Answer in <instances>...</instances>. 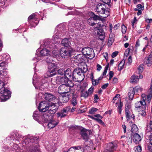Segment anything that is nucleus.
Returning <instances> with one entry per match:
<instances>
[{
    "label": "nucleus",
    "instance_id": "obj_1",
    "mask_svg": "<svg viewBox=\"0 0 152 152\" xmlns=\"http://www.w3.org/2000/svg\"><path fill=\"white\" fill-rule=\"evenodd\" d=\"M12 138H14L16 140L23 141V144L27 145L28 146H31L34 142H37L38 139L37 137L30 135L25 136L23 137L22 135L18 134H13L12 135Z\"/></svg>",
    "mask_w": 152,
    "mask_h": 152
},
{
    "label": "nucleus",
    "instance_id": "obj_2",
    "mask_svg": "<svg viewBox=\"0 0 152 152\" xmlns=\"http://www.w3.org/2000/svg\"><path fill=\"white\" fill-rule=\"evenodd\" d=\"M58 104L56 103H49V107L48 112L41 116L42 118H43L44 121H47L49 119L53 117V114L55 113L58 109Z\"/></svg>",
    "mask_w": 152,
    "mask_h": 152
},
{
    "label": "nucleus",
    "instance_id": "obj_3",
    "mask_svg": "<svg viewBox=\"0 0 152 152\" xmlns=\"http://www.w3.org/2000/svg\"><path fill=\"white\" fill-rule=\"evenodd\" d=\"M105 5L104 4L99 3L96 6V11L102 15V17L106 18L109 15V12L106 10Z\"/></svg>",
    "mask_w": 152,
    "mask_h": 152
},
{
    "label": "nucleus",
    "instance_id": "obj_4",
    "mask_svg": "<svg viewBox=\"0 0 152 152\" xmlns=\"http://www.w3.org/2000/svg\"><path fill=\"white\" fill-rule=\"evenodd\" d=\"M84 72L82 69L77 68L74 69L72 78L73 80L76 81L77 79H79V80L82 81L85 78Z\"/></svg>",
    "mask_w": 152,
    "mask_h": 152
},
{
    "label": "nucleus",
    "instance_id": "obj_5",
    "mask_svg": "<svg viewBox=\"0 0 152 152\" xmlns=\"http://www.w3.org/2000/svg\"><path fill=\"white\" fill-rule=\"evenodd\" d=\"M82 52L83 54L89 59H92L94 57L93 50L88 47L82 49Z\"/></svg>",
    "mask_w": 152,
    "mask_h": 152
},
{
    "label": "nucleus",
    "instance_id": "obj_6",
    "mask_svg": "<svg viewBox=\"0 0 152 152\" xmlns=\"http://www.w3.org/2000/svg\"><path fill=\"white\" fill-rule=\"evenodd\" d=\"M49 103L47 101H42L39 104L38 108L41 112H45L49 109Z\"/></svg>",
    "mask_w": 152,
    "mask_h": 152
},
{
    "label": "nucleus",
    "instance_id": "obj_7",
    "mask_svg": "<svg viewBox=\"0 0 152 152\" xmlns=\"http://www.w3.org/2000/svg\"><path fill=\"white\" fill-rule=\"evenodd\" d=\"M71 88L68 86H67L66 84L61 85L58 88V93L61 94H70L69 91Z\"/></svg>",
    "mask_w": 152,
    "mask_h": 152
},
{
    "label": "nucleus",
    "instance_id": "obj_8",
    "mask_svg": "<svg viewBox=\"0 0 152 152\" xmlns=\"http://www.w3.org/2000/svg\"><path fill=\"white\" fill-rule=\"evenodd\" d=\"M71 51L68 48H61L60 51V54L62 58H67L71 56Z\"/></svg>",
    "mask_w": 152,
    "mask_h": 152
},
{
    "label": "nucleus",
    "instance_id": "obj_9",
    "mask_svg": "<svg viewBox=\"0 0 152 152\" xmlns=\"http://www.w3.org/2000/svg\"><path fill=\"white\" fill-rule=\"evenodd\" d=\"M91 133V132L90 130L85 129H82L80 132L81 137L86 141H87L88 139L89 136Z\"/></svg>",
    "mask_w": 152,
    "mask_h": 152
},
{
    "label": "nucleus",
    "instance_id": "obj_10",
    "mask_svg": "<svg viewBox=\"0 0 152 152\" xmlns=\"http://www.w3.org/2000/svg\"><path fill=\"white\" fill-rule=\"evenodd\" d=\"M117 146L116 142H111L107 144L106 150L109 152H113L116 150Z\"/></svg>",
    "mask_w": 152,
    "mask_h": 152
},
{
    "label": "nucleus",
    "instance_id": "obj_11",
    "mask_svg": "<svg viewBox=\"0 0 152 152\" xmlns=\"http://www.w3.org/2000/svg\"><path fill=\"white\" fill-rule=\"evenodd\" d=\"M10 92L8 91L0 92V100L1 102H5L9 99L10 96H9Z\"/></svg>",
    "mask_w": 152,
    "mask_h": 152
},
{
    "label": "nucleus",
    "instance_id": "obj_12",
    "mask_svg": "<svg viewBox=\"0 0 152 152\" xmlns=\"http://www.w3.org/2000/svg\"><path fill=\"white\" fill-rule=\"evenodd\" d=\"M39 52V50L37 49L36 51V54L38 56H43L50 55L51 53V50L48 49L44 48L40 52V54L39 55L38 53Z\"/></svg>",
    "mask_w": 152,
    "mask_h": 152
},
{
    "label": "nucleus",
    "instance_id": "obj_13",
    "mask_svg": "<svg viewBox=\"0 0 152 152\" xmlns=\"http://www.w3.org/2000/svg\"><path fill=\"white\" fill-rule=\"evenodd\" d=\"M48 69L49 72L50 73H53L52 75H55V72L54 73L56 70V64L54 63V61L48 64Z\"/></svg>",
    "mask_w": 152,
    "mask_h": 152
},
{
    "label": "nucleus",
    "instance_id": "obj_14",
    "mask_svg": "<svg viewBox=\"0 0 152 152\" xmlns=\"http://www.w3.org/2000/svg\"><path fill=\"white\" fill-rule=\"evenodd\" d=\"M135 107L141 110H145L146 108V103L144 101H140L136 102L135 104Z\"/></svg>",
    "mask_w": 152,
    "mask_h": 152
},
{
    "label": "nucleus",
    "instance_id": "obj_15",
    "mask_svg": "<svg viewBox=\"0 0 152 152\" xmlns=\"http://www.w3.org/2000/svg\"><path fill=\"white\" fill-rule=\"evenodd\" d=\"M57 81L58 84L66 83L67 82L68 78L64 75L57 77Z\"/></svg>",
    "mask_w": 152,
    "mask_h": 152
},
{
    "label": "nucleus",
    "instance_id": "obj_16",
    "mask_svg": "<svg viewBox=\"0 0 152 152\" xmlns=\"http://www.w3.org/2000/svg\"><path fill=\"white\" fill-rule=\"evenodd\" d=\"M42 119L43 121H44V120L43 119V118H42ZM52 118L50 119H49L48 121L50 120V121L49 122L48 124V127L50 129H51L52 128H54V127H55L56 125H57L58 124V122H56V121L53 120H52ZM46 121H45V122H46Z\"/></svg>",
    "mask_w": 152,
    "mask_h": 152
},
{
    "label": "nucleus",
    "instance_id": "obj_17",
    "mask_svg": "<svg viewBox=\"0 0 152 152\" xmlns=\"http://www.w3.org/2000/svg\"><path fill=\"white\" fill-rule=\"evenodd\" d=\"M45 99L49 102L53 101L55 99L54 96L51 94L46 93L44 95Z\"/></svg>",
    "mask_w": 152,
    "mask_h": 152
},
{
    "label": "nucleus",
    "instance_id": "obj_18",
    "mask_svg": "<svg viewBox=\"0 0 152 152\" xmlns=\"http://www.w3.org/2000/svg\"><path fill=\"white\" fill-rule=\"evenodd\" d=\"M125 109L126 115L127 120H128L131 118H134V114H132L129 110L128 106H127V107H125Z\"/></svg>",
    "mask_w": 152,
    "mask_h": 152
},
{
    "label": "nucleus",
    "instance_id": "obj_19",
    "mask_svg": "<svg viewBox=\"0 0 152 152\" xmlns=\"http://www.w3.org/2000/svg\"><path fill=\"white\" fill-rule=\"evenodd\" d=\"M133 138L134 142L136 144L138 143L141 140L140 136L137 133H135L133 135Z\"/></svg>",
    "mask_w": 152,
    "mask_h": 152
},
{
    "label": "nucleus",
    "instance_id": "obj_20",
    "mask_svg": "<svg viewBox=\"0 0 152 152\" xmlns=\"http://www.w3.org/2000/svg\"><path fill=\"white\" fill-rule=\"evenodd\" d=\"M70 94H64L63 95L61 98V102L63 103L67 102L70 99L71 97Z\"/></svg>",
    "mask_w": 152,
    "mask_h": 152
},
{
    "label": "nucleus",
    "instance_id": "obj_21",
    "mask_svg": "<svg viewBox=\"0 0 152 152\" xmlns=\"http://www.w3.org/2000/svg\"><path fill=\"white\" fill-rule=\"evenodd\" d=\"M65 33L64 31L63 32L61 31H56L54 35L53 36V38H58L59 37H63L64 34V33Z\"/></svg>",
    "mask_w": 152,
    "mask_h": 152
},
{
    "label": "nucleus",
    "instance_id": "obj_22",
    "mask_svg": "<svg viewBox=\"0 0 152 152\" xmlns=\"http://www.w3.org/2000/svg\"><path fill=\"white\" fill-rule=\"evenodd\" d=\"M98 18L99 17L97 15H94L93 17H91L88 19V22L90 25L94 26V25H96V24L93 22H92V20H96L98 19Z\"/></svg>",
    "mask_w": 152,
    "mask_h": 152
},
{
    "label": "nucleus",
    "instance_id": "obj_23",
    "mask_svg": "<svg viewBox=\"0 0 152 152\" xmlns=\"http://www.w3.org/2000/svg\"><path fill=\"white\" fill-rule=\"evenodd\" d=\"M20 144L19 145L14 144L12 148V151L15 152H22L23 149L20 148Z\"/></svg>",
    "mask_w": 152,
    "mask_h": 152
},
{
    "label": "nucleus",
    "instance_id": "obj_24",
    "mask_svg": "<svg viewBox=\"0 0 152 152\" xmlns=\"http://www.w3.org/2000/svg\"><path fill=\"white\" fill-rule=\"evenodd\" d=\"M151 132H152V121H150L149 126L147 127L146 135L147 136H150L151 134Z\"/></svg>",
    "mask_w": 152,
    "mask_h": 152
},
{
    "label": "nucleus",
    "instance_id": "obj_25",
    "mask_svg": "<svg viewBox=\"0 0 152 152\" xmlns=\"http://www.w3.org/2000/svg\"><path fill=\"white\" fill-rule=\"evenodd\" d=\"M34 77L33 78V85L35 86V88H36L39 89L41 90H43L44 89V87L43 86V84L42 83L41 84V85H39V83H37V84L35 86V85H36V83L35 82L36 81L34 80Z\"/></svg>",
    "mask_w": 152,
    "mask_h": 152
},
{
    "label": "nucleus",
    "instance_id": "obj_26",
    "mask_svg": "<svg viewBox=\"0 0 152 152\" xmlns=\"http://www.w3.org/2000/svg\"><path fill=\"white\" fill-rule=\"evenodd\" d=\"M95 31H96L97 34L99 36H103L104 34V31L103 29L102 28H98L96 26L95 28Z\"/></svg>",
    "mask_w": 152,
    "mask_h": 152
},
{
    "label": "nucleus",
    "instance_id": "obj_27",
    "mask_svg": "<svg viewBox=\"0 0 152 152\" xmlns=\"http://www.w3.org/2000/svg\"><path fill=\"white\" fill-rule=\"evenodd\" d=\"M72 72L71 71V69H68L66 71H65L64 75L65 77H67L68 80L69 77H72Z\"/></svg>",
    "mask_w": 152,
    "mask_h": 152
},
{
    "label": "nucleus",
    "instance_id": "obj_28",
    "mask_svg": "<svg viewBox=\"0 0 152 152\" xmlns=\"http://www.w3.org/2000/svg\"><path fill=\"white\" fill-rule=\"evenodd\" d=\"M151 54L149 57L145 58L144 63L148 66H150L152 64V57L151 56Z\"/></svg>",
    "mask_w": 152,
    "mask_h": 152
},
{
    "label": "nucleus",
    "instance_id": "obj_29",
    "mask_svg": "<svg viewBox=\"0 0 152 152\" xmlns=\"http://www.w3.org/2000/svg\"><path fill=\"white\" fill-rule=\"evenodd\" d=\"M74 58L76 60V61L77 62L81 63L83 61V54H82L77 55L75 56Z\"/></svg>",
    "mask_w": 152,
    "mask_h": 152
},
{
    "label": "nucleus",
    "instance_id": "obj_30",
    "mask_svg": "<svg viewBox=\"0 0 152 152\" xmlns=\"http://www.w3.org/2000/svg\"><path fill=\"white\" fill-rule=\"evenodd\" d=\"M63 39L61 41V44L63 46L67 48L69 45L70 43L69 39Z\"/></svg>",
    "mask_w": 152,
    "mask_h": 152
},
{
    "label": "nucleus",
    "instance_id": "obj_31",
    "mask_svg": "<svg viewBox=\"0 0 152 152\" xmlns=\"http://www.w3.org/2000/svg\"><path fill=\"white\" fill-rule=\"evenodd\" d=\"M4 83L2 81L0 80V92L2 91L5 92L7 91L10 92L9 96H11L10 91L7 89L4 88Z\"/></svg>",
    "mask_w": 152,
    "mask_h": 152
},
{
    "label": "nucleus",
    "instance_id": "obj_32",
    "mask_svg": "<svg viewBox=\"0 0 152 152\" xmlns=\"http://www.w3.org/2000/svg\"><path fill=\"white\" fill-rule=\"evenodd\" d=\"M40 112L38 111H35L33 114V117L34 119L36 121L39 120V118H40V116L39 115Z\"/></svg>",
    "mask_w": 152,
    "mask_h": 152
},
{
    "label": "nucleus",
    "instance_id": "obj_33",
    "mask_svg": "<svg viewBox=\"0 0 152 152\" xmlns=\"http://www.w3.org/2000/svg\"><path fill=\"white\" fill-rule=\"evenodd\" d=\"M138 76L133 75L130 78V82L132 83H136L139 80Z\"/></svg>",
    "mask_w": 152,
    "mask_h": 152
},
{
    "label": "nucleus",
    "instance_id": "obj_34",
    "mask_svg": "<svg viewBox=\"0 0 152 152\" xmlns=\"http://www.w3.org/2000/svg\"><path fill=\"white\" fill-rule=\"evenodd\" d=\"M135 92L134 89H132V88L130 90V92L128 93L129 99L132 100L133 99L134 96V94Z\"/></svg>",
    "mask_w": 152,
    "mask_h": 152
},
{
    "label": "nucleus",
    "instance_id": "obj_35",
    "mask_svg": "<svg viewBox=\"0 0 152 152\" xmlns=\"http://www.w3.org/2000/svg\"><path fill=\"white\" fill-rule=\"evenodd\" d=\"M33 147L32 149L30 151L31 152H41L40 151V149L38 148V145H33Z\"/></svg>",
    "mask_w": 152,
    "mask_h": 152
},
{
    "label": "nucleus",
    "instance_id": "obj_36",
    "mask_svg": "<svg viewBox=\"0 0 152 152\" xmlns=\"http://www.w3.org/2000/svg\"><path fill=\"white\" fill-rule=\"evenodd\" d=\"M108 65H107L105 66L104 68V70L103 73L102 74L100 77H99L97 79V80H98L99 81V80H102L104 76L106 75L108 68Z\"/></svg>",
    "mask_w": 152,
    "mask_h": 152
},
{
    "label": "nucleus",
    "instance_id": "obj_37",
    "mask_svg": "<svg viewBox=\"0 0 152 152\" xmlns=\"http://www.w3.org/2000/svg\"><path fill=\"white\" fill-rule=\"evenodd\" d=\"M138 130L137 126L135 124H132L131 125V130L132 133H134L136 132Z\"/></svg>",
    "mask_w": 152,
    "mask_h": 152
},
{
    "label": "nucleus",
    "instance_id": "obj_38",
    "mask_svg": "<svg viewBox=\"0 0 152 152\" xmlns=\"http://www.w3.org/2000/svg\"><path fill=\"white\" fill-rule=\"evenodd\" d=\"M4 68L2 69V70L0 69V77L1 78L6 76L7 75V71L5 70H4Z\"/></svg>",
    "mask_w": 152,
    "mask_h": 152
},
{
    "label": "nucleus",
    "instance_id": "obj_39",
    "mask_svg": "<svg viewBox=\"0 0 152 152\" xmlns=\"http://www.w3.org/2000/svg\"><path fill=\"white\" fill-rule=\"evenodd\" d=\"M124 63L125 61L124 60H123L118 64V69L119 71H121V70L123 69L124 64Z\"/></svg>",
    "mask_w": 152,
    "mask_h": 152
},
{
    "label": "nucleus",
    "instance_id": "obj_40",
    "mask_svg": "<svg viewBox=\"0 0 152 152\" xmlns=\"http://www.w3.org/2000/svg\"><path fill=\"white\" fill-rule=\"evenodd\" d=\"M57 117H60L61 118L65 117L66 115L61 110L60 112H58L57 113Z\"/></svg>",
    "mask_w": 152,
    "mask_h": 152
},
{
    "label": "nucleus",
    "instance_id": "obj_41",
    "mask_svg": "<svg viewBox=\"0 0 152 152\" xmlns=\"http://www.w3.org/2000/svg\"><path fill=\"white\" fill-rule=\"evenodd\" d=\"M98 110V109L96 108L92 107L89 110V113L91 114H94Z\"/></svg>",
    "mask_w": 152,
    "mask_h": 152
},
{
    "label": "nucleus",
    "instance_id": "obj_42",
    "mask_svg": "<svg viewBox=\"0 0 152 152\" xmlns=\"http://www.w3.org/2000/svg\"><path fill=\"white\" fill-rule=\"evenodd\" d=\"M75 152H84V149L80 146L75 147Z\"/></svg>",
    "mask_w": 152,
    "mask_h": 152
},
{
    "label": "nucleus",
    "instance_id": "obj_43",
    "mask_svg": "<svg viewBox=\"0 0 152 152\" xmlns=\"http://www.w3.org/2000/svg\"><path fill=\"white\" fill-rule=\"evenodd\" d=\"M52 53L53 55V57H56L57 56H59V51L57 49L54 50H52Z\"/></svg>",
    "mask_w": 152,
    "mask_h": 152
},
{
    "label": "nucleus",
    "instance_id": "obj_44",
    "mask_svg": "<svg viewBox=\"0 0 152 152\" xmlns=\"http://www.w3.org/2000/svg\"><path fill=\"white\" fill-rule=\"evenodd\" d=\"M54 59V58L53 57H52L50 55L49 56H48L47 58L46 59V61L48 63H51V62H53L54 61H53Z\"/></svg>",
    "mask_w": 152,
    "mask_h": 152
},
{
    "label": "nucleus",
    "instance_id": "obj_45",
    "mask_svg": "<svg viewBox=\"0 0 152 152\" xmlns=\"http://www.w3.org/2000/svg\"><path fill=\"white\" fill-rule=\"evenodd\" d=\"M132 88L134 89V92L135 91L137 92H141L142 90V89L139 86H137L134 88Z\"/></svg>",
    "mask_w": 152,
    "mask_h": 152
},
{
    "label": "nucleus",
    "instance_id": "obj_46",
    "mask_svg": "<svg viewBox=\"0 0 152 152\" xmlns=\"http://www.w3.org/2000/svg\"><path fill=\"white\" fill-rule=\"evenodd\" d=\"M144 65L143 64H140L138 68V71L140 74L142 73L143 70Z\"/></svg>",
    "mask_w": 152,
    "mask_h": 152
},
{
    "label": "nucleus",
    "instance_id": "obj_47",
    "mask_svg": "<svg viewBox=\"0 0 152 152\" xmlns=\"http://www.w3.org/2000/svg\"><path fill=\"white\" fill-rule=\"evenodd\" d=\"M82 95L81 96L85 98H87L89 95V93L87 91L83 92V91H81Z\"/></svg>",
    "mask_w": 152,
    "mask_h": 152
},
{
    "label": "nucleus",
    "instance_id": "obj_48",
    "mask_svg": "<svg viewBox=\"0 0 152 152\" xmlns=\"http://www.w3.org/2000/svg\"><path fill=\"white\" fill-rule=\"evenodd\" d=\"M70 109V107L69 106H68L65 108H64L63 110H61L64 112L65 114H66L67 115V114L68 113L69 110Z\"/></svg>",
    "mask_w": 152,
    "mask_h": 152
},
{
    "label": "nucleus",
    "instance_id": "obj_49",
    "mask_svg": "<svg viewBox=\"0 0 152 152\" xmlns=\"http://www.w3.org/2000/svg\"><path fill=\"white\" fill-rule=\"evenodd\" d=\"M123 106V103L121 102H120L118 104V111L120 113H121V108Z\"/></svg>",
    "mask_w": 152,
    "mask_h": 152
},
{
    "label": "nucleus",
    "instance_id": "obj_50",
    "mask_svg": "<svg viewBox=\"0 0 152 152\" xmlns=\"http://www.w3.org/2000/svg\"><path fill=\"white\" fill-rule=\"evenodd\" d=\"M152 97V93L149 94L146 96V99L147 100L148 102V103L150 102L151 100V99Z\"/></svg>",
    "mask_w": 152,
    "mask_h": 152
},
{
    "label": "nucleus",
    "instance_id": "obj_51",
    "mask_svg": "<svg viewBox=\"0 0 152 152\" xmlns=\"http://www.w3.org/2000/svg\"><path fill=\"white\" fill-rule=\"evenodd\" d=\"M71 103L74 106H75L77 104V101L75 98H73L71 101Z\"/></svg>",
    "mask_w": 152,
    "mask_h": 152
},
{
    "label": "nucleus",
    "instance_id": "obj_52",
    "mask_svg": "<svg viewBox=\"0 0 152 152\" xmlns=\"http://www.w3.org/2000/svg\"><path fill=\"white\" fill-rule=\"evenodd\" d=\"M121 31L123 34H124L126 33V31L127 28L124 24H122L121 27Z\"/></svg>",
    "mask_w": 152,
    "mask_h": 152
},
{
    "label": "nucleus",
    "instance_id": "obj_53",
    "mask_svg": "<svg viewBox=\"0 0 152 152\" xmlns=\"http://www.w3.org/2000/svg\"><path fill=\"white\" fill-rule=\"evenodd\" d=\"M67 84H66L67 86H69L70 88L73 87L74 86V84L71 81H67Z\"/></svg>",
    "mask_w": 152,
    "mask_h": 152
},
{
    "label": "nucleus",
    "instance_id": "obj_54",
    "mask_svg": "<svg viewBox=\"0 0 152 152\" xmlns=\"http://www.w3.org/2000/svg\"><path fill=\"white\" fill-rule=\"evenodd\" d=\"M57 81V78L56 77V78H52L51 79V83L52 84L54 85H55L58 83Z\"/></svg>",
    "mask_w": 152,
    "mask_h": 152
},
{
    "label": "nucleus",
    "instance_id": "obj_55",
    "mask_svg": "<svg viewBox=\"0 0 152 152\" xmlns=\"http://www.w3.org/2000/svg\"><path fill=\"white\" fill-rule=\"evenodd\" d=\"M114 39H109L107 43L108 46L109 47L114 42Z\"/></svg>",
    "mask_w": 152,
    "mask_h": 152
},
{
    "label": "nucleus",
    "instance_id": "obj_56",
    "mask_svg": "<svg viewBox=\"0 0 152 152\" xmlns=\"http://www.w3.org/2000/svg\"><path fill=\"white\" fill-rule=\"evenodd\" d=\"M130 48H128L125 51V52L124 53V57H126L128 56L130 52Z\"/></svg>",
    "mask_w": 152,
    "mask_h": 152
},
{
    "label": "nucleus",
    "instance_id": "obj_57",
    "mask_svg": "<svg viewBox=\"0 0 152 152\" xmlns=\"http://www.w3.org/2000/svg\"><path fill=\"white\" fill-rule=\"evenodd\" d=\"M99 82L98 80H97V79H95L94 80H93L92 81L93 85L95 86L97 85L99 83Z\"/></svg>",
    "mask_w": 152,
    "mask_h": 152
},
{
    "label": "nucleus",
    "instance_id": "obj_58",
    "mask_svg": "<svg viewBox=\"0 0 152 152\" xmlns=\"http://www.w3.org/2000/svg\"><path fill=\"white\" fill-rule=\"evenodd\" d=\"M65 71H64L63 69H60L58 70V72L59 74L61 75H62L63 74H64Z\"/></svg>",
    "mask_w": 152,
    "mask_h": 152
},
{
    "label": "nucleus",
    "instance_id": "obj_59",
    "mask_svg": "<svg viewBox=\"0 0 152 152\" xmlns=\"http://www.w3.org/2000/svg\"><path fill=\"white\" fill-rule=\"evenodd\" d=\"M120 95L119 94H117L115 97H114L112 102L113 103H115V101L116 100L118 99V97H119Z\"/></svg>",
    "mask_w": 152,
    "mask_h": 152
},
{
    "label": "nucleus",
    "instance_id": "obj_60",
    "mask_svg": "<svg viewBox=\"0 0 152 152\" xmlns=\"http://www.w3.org/2000/svg\"><path fill=\"white\" fill-rule=\"evenodd\" d=\"M7 64V63L5 62H2L1 63H0V68H2L3 66H6ZM1 69L0 68V69Z\"/></svg>",
    "mask_w": 152,
    "mask_h": 152
},
{
    "label": "nucleus",
    "instance_id": "obj_61",
    "mask_svg": "<svg viewBox=\"0 0 152 152\" xmlns=\"http://www.w3.org/2000/svg\"><path fill=\"white\" fill-rule=\"evenodd\" d=\"M35 15L34 14H33L31 15L30 16H29L28 18V20H30L31 19H34L35 18Z\"/></svg>",
    "mask_w": 152,
    "mask_h": 152
},
{
    "label": "nucleus",
    "instance_id": "obj_62",
    "mask_svg": "<svg viewBox=\"0 0 152 152\" xmlns=\"http://www.w3.org/2000/svg\"><path fill=\"white\" fill-rule=\"evenodd\" d=\"M99 99V97L97 94L94 95V101L95 103H97L98 102L97 100Z\"/></svg>",
    "mask_w": 152,
    "mask_h": 152
},
{
    "label": "nucleus",
    "instance_id": "obj_63",
    "mask_svg": "<svg viewBox=\"0 0 152 152\" xmlns=\"http://www.w3.org/2000/svg\"><path fill=\"white\" fill-rule=\"evenodd\" d=\"M137 7L138 9H140L142 10H143L144 9V6L141 4H138L137 5Z\"/></svg>",
    "mask_w": 152,
    "mask_h": 152
},
{
    "label": "nucleus",
    "instance_id": "obj_64",
    "mask_svg": "<svg viewBox=\"0 0 152 152\" xmlns=\"http://www.w3.org/2000/svg\"><path fill=\"white\" fill-rule=\"evenodd\" d=\"M67 152H75V147L70 148Z\"/></svg>",
    "mask_w": 152,
    "mask_h": 152
}]
</instances>
